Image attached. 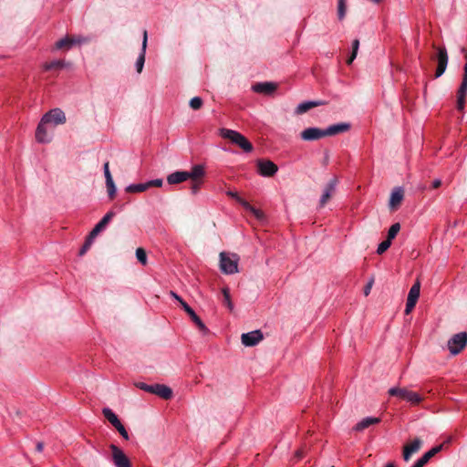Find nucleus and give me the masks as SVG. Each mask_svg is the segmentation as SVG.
Here are the masks:
<instances>
[{"label":"nucleus","instance_id":"nucleus-41","mask_svg":"<svg viewBox=\"0 0 467 467\" xmlns=\"http://www.w3.org/2000/svg\"><path fill=\"white\" fill-rule=\"evenodd\" d=\"M94 239L95 238H91V236L88 235V237L87 238L83 247L79 251V255H83V254H85L87 253V251L90 248Z\"/></svg>","mask_w":467,"mask_h":467},{"label":"nucleus","instance_id":"nucleus-42","mask_svg":"<svg viewBox=\"0 0 467 467\" xmlns=\"http://www.w3.org/2000/svg\"><path fill=\"white\" fill-rule=\"evenodd\" d=\"M135 386L146 392L152 393L153 385H148L144 382H137L135 383Z\"/></svg>","mask_w":467,"mask_h":467},{"label":"nucleus","instance_id":"nucleus-34","mask_svg":"<svg viewBox=\"0 0 467 467\" xmlns=\"http://www.w3.org/2000/svg\"><path fill=\"white\" fill-rule=\"evenodd\" d=\"M222 292L223 296V303L228 307V309L232 311L234 309V304L231 300L229 289L224 287L223 288Z\"/></svg>","mask_w":467,"mask_h":467},{"label":"nucleus","instance_id":"nucleus-24","mask_svg":"<svg viewBox=\"0 0 467 467\" xmlns=\"http://www.w3.org/2000/svg\"><path fill=\"white\" fill-rule=\"evenodd\" d=\"M189 180L188 171H175L167 177V182L170 184H178Z\"/></svg>","mask_w":467,"mask_h":467},{"label":"nucleus","instance_id":"nucleus-18","mask_svg":"<svg viewBox=\"0 0 467 467\" xmlns=\"http://www.w3.org/2000/svg\"><path fill=\"white\" fill-rule=\"evenodd\" d=\"M115 216V213L112 211L108 212L104 217L100 220L99 223L93 228L90 232L89 235L91 238H96V236L107 226V224L110 222V220Z\"/></svg>","mask_w":467,"mask_h":467},{"label":"nucleus","instance_id":"nucleus-28","mask_svg":"<svg viewBox=\"0 0 467 467\" xmlns=\"http://www.w3.org/2000/svg\"><path fill=\"white\" fill-rule=\"evenodd\" d=\"M70 63L66 62L65 60L58 59V60H53L51 62H47L43 65V67L45 70L49 71L53 69H59L63 67H69Z\"/></svg>","mask_w":467,"mask_h":467},{"label":"nucleus","instance_id":"nucleus-54","mask_svg":"<svg viewBox=\"0 0 467 467\" xmlns=\"http://www.w3.org/2000/svg\"><path fill=\"white\" fill-rule=\"evenodd\" d=\"M385 467H396V466H395V464H394V463L389 462V463L386 464V466H385Z\"/></svg>","mask_w":467,"mask_h":467},{"label":"nucleus","instance_id":"nucleus-19","mask_svg":"<svg viewBox=\"0 0 467 467\" xmlns=\"http://www.w3.org/2000/svg\"><path fill=\"white\" fill-rule=\"evenodd\" d=\"M182 308L184 311L190 316L192 322L197 326V327L204 334L207 333L208 329L204 323L201 320V318L195 314L193 309L189 306L187 303L182 304Z\"/></svg>","mask_w":467,"mask_h":467},{"label":"nucleus","instance_id":"nucleus-44","mask_svg":"<svg viewBox=\"0 0 467 467\" xmlns=\"http://www.w3.org/2000/svg\"><path fill=\"white\" fill-rule=\"evenodd\" d=\"M226 194L234 199H235L240 204H241V202L242 201H245L244 199H243L242 197H240L238 195V193L236 192H233V191H227L226 192Z\"/></svg>","mask_w":467,"mask_h":467},{"label":"nucleus","instance_id":"nucleus-36","mask_svg":"<svg viewBox=\"0 0 467 467\" xmlns=\"http://www.w3.org/2000/svg\"><path fill=\"white\" fill-rule=\"evenodd\" d=\"M136 257L143 265L147 264V254L143 248H137Z\"/></svg>","mask_w":467,"mask_h":467},{"label":"nucleus","instance_id":"nucleus-11","mask_svg":"<svg viewBox=\"0 0 467 467\" xmlns=\"http://www.w3.org/2000/svg\"><path fill=\"white\" fill-rule=\"evenodd\" d=\"M467 94V57L463 67V78L462 84L457 91V109L462 110L465 105V97Z\"/></svg>","mask_w":467,"mask_h":467},{"label":"nucleus","instance_id":"nucleus-48","mask_svg":"<svg viewBox=\"0 0 467 467\" xmlns=\"http://www.w3.org/2000/svg\"><path fill=\"white\" fill-rule=\"evenodd\" d=\"M199 187H200V182H194L192 186V191L193 193H196L199 190Z\"/></svg>","mask_w":467,"mask_h":467},{"label":"nucleus","instance_id":"nucleus-20","mask_svg":"<svg viewBox=\"0 0 467 467\" xmlns=\"http://www.w3.org/2000/svg\"><path fill=\"white\" fill-rule=\"evenodd\" d=\"M421 443L422 442H421L420 439L416 438L410 444H407L406 446H404V449H403L404 461L408 462L411 458L412 454H414L420 449Z\"/></svg>","mask_w":467,"mask_h":467},{"label":"nucleus","instance_id":"nucleus-47","mask_svg":"<svg viewBox=\"0 0 467 467\" xmlns=\"http://www.w3.org/2000/svg\"><path fill=\"white\" fill-rule=\"evenodd\" d=\"M373 280H371L365 287L364 289V295L368 296L370 293L371 287H372Z\"/></svg>","mask_w":467,"mask_h":467},{"label":"nucleus","instance_id":"nucleus-39","mask_svg":"<svg viewBox=\"0 0 467 467\" xmlns=\"http://www.w3.org/2000/svg\"><path fill=\"white\" fill-rule=\"evenodd\" d=\"M202 106V99L200 97H194L190 100V107L192 109H199Z\"/></svg>","mask_w":467,"mask_h":467},{"label":"nucleus","instance_id":"nucleus-7","mask_svg":"<svg viewBox=\"0 0 467 467\" xmlns=\"http://www.w3.org/2000/svg\"><path fill=\"white\" fill-rule=\"evenodd\" d=\"M36 140L41 144L50 143L54 139V130L50 128L45 121L40 119L36 130Z\"/></svg>","mask_w":467,"mask_h":467},{"label":"nucleus","instance_id":"nucleus-12","mask_svg":"<svg viewBox=\"0 0 467 467\" xmlns=\"http://www.w3.org/2000/svg\"><path fill=\"white\" fill-rule=\"evenodd\" d=\"M257 169L260 175L264 177L274 176L278 171L277 165L269 160H259L257 161Z\"/></svg>","mask_w":467,"mask_h":467},{"label":"nucleus","instance_id":"nucleus-9","mask_svg":"<svg viewBox=\"0 0 467 467\" xmlns=\"http://www.w3.org/2000/svg\"><path fill=\"white\" fill-rule=\"evenodd\" d=\"M420 281H416L414 285L410 287L406 303L405 313L410 314L413 308L415 307L417 301L420 297Z\"/></svg>","mask_w":467,"mask_h":467},{"label":"nucleus","instance_id":"nucleus-50","mask_svg":"<svg viewBox=\"0 0 467 467\" xmlns=\"http://www.w3.org/2000/svg\"><path fill=\"white\" fill-rule=\"evenodd\" d=\"M441 180H438V179H437V180H434V181H433V182H432V187H433V188H438V187H440V186H441Z\"/></svg>","mask_w":467,"mask_h":467},{"label":"nucleus","instance_id":"nucleus-52","mask_svg":"<svg viewBox=\"0 0 467 467\" xmlns=\"http://www.w3.org/2000/svg\"><path fill=\"white\" fill-rule=\"evenodd\" d=\"M423 466H424V464H423L420 460H418V461L414 463V465H413L412 467H423Z\"/></svg>","mask_w":467,"mask_h":467},{"label":"nucleus","instance_id":"nucleus-14","mask_svg":"<svg viewBox=\"0 0 467 467\" xmlns=\"http://www.w3.org/2000/svg\"><path fill=\"white\" fill-rule=\"evenodd\" d=\"M300 137L305 141L317 140L325 137V131L319 128H307L300 133Z\"/></svg>","mask_w":467,"mask_h":467},{"label":"nucleus","instance_id":"nucleus-1","mask_svg":"<svg viewBox=\"0 0 467 467\" xmlns=\"http://www.w3.org/2000/svg\"><path fill=\"white\" fill-rule=\"evenodd\" d=\"M90 41V38L82 35H67L63 38L57 40L55 43L54 49L55 50H64L67 51L73 47L82 46Z\"/></svg>","mask_w":467,"mask_h":467},{"label":"nucleus","instance_id":"nucleus-22","mask_svg":"<svg viewBox=\"0 0 467 467\" xmlns=\"http://www.w3.org/2000/svg\"><path fill=\"white\" fill-rule=\"evenodd\" d=\"M164 400H170L172 397V389L163 384H153L152 393Z\"/></svg>","mask_w":467,"mask_h":467},{"label":"nucleus","instance_id":"nucleus-30","mask_svg":"<svg viewBox=\"0 0 467 467\" xmlns=\"http://www.w3.org/2000/svg\"><path fill=\"white\" fill-rule=\"evenodd\" d=\"M442 446L443 445L441 444L436 447H433L431 450L424 453L422 457H420L419 460L425 465L431 460V458H432L435 454H437L442 450Z\"/></svg>","mask_w":467,"mask_h":467},{"label":"nucleus","instance_id":"nucleus-51","mask_svg":"<svg viewBox=\"0 0 467 467\" xmlns=\"http://www.w3.org/2000/svg\"><path fill=\"white\" fill-rule=\"evenodd\" d=\"M43 449H44V443L43 442H37V444H36V451L38 452H41L43 451Z\"/></svg>","mask_w":467,"mask_h":467},{"label":"nucleus","instance_id":"nucleus-31","mask_svg":"<svg viewBox=\"0 0 467 467\" xmlns=\"http://www.w3.org/2000/svg\"><path fill=\"white\" fill-rule=\"evenodd\" d=\"M189 179L196 181L204 175V168L202 165H195L191 171H188Z\"/></svg>","mask_w":467,"mask_h":467},{"label":"nucleus","instance_id":"nucleus-53","mask_svg":"<svg viewBox=\"0 0 467 467\" xmlns=\"http://www.w3.org/2000/svg\"><path fill=\"white\" fill-rule=\"evenodd\" d=\"M104 171H109V162H105L103 166Z\"/></svg>","mask_w":467,"mask_h":467},{"label":"nucleus","instance_id":"nucleus-45","mask_svg":"<svg viewBox=\"0 0 467 467\" xmlns=\"http://www.w3.org/2000/svg\"><path fill=\"white\" fill-rule=\"evenodd\" d=\"M358 48H359V41H358V39H355L352 42V54L358 55Z\"/></svg>","mask_w":467,"mask_h":467},{"label":"nucleus","instance_id":"nucleus-46","mask_svg":"<svg viewBox=\"0 0 467 467\" xmlns=\"http://www.w3.org/2000/svg\"><path fill=\"white\" fill-rule=\"evenodd\" d=\"M170 295H171V296H172L175 300H177V301L181 304V306H182V304H183V303H186L185 301H183V300L182 299V297H181V296H178L176 293H174L173 291H171V292H170Z\"/></svg>","mask_w":467,"mask_h":467},{"label":"nucleus","instance_id":"nucleus-55","mask_svg":"<svg viewBox=\"0 0 467 467\" xmlns=\"http://www.w3.org/2000/svg\"><path fill=\"white\" fill-rule=\"evenodd\" d=\"M302 456V452L301 451H296V457L300 458Z\"/></svg>","mask_w":467,"mask_h":467},{"label":"nucleus","instance_id":"nucleus-33","mask_svg":"<svg viewBox=\"0 0 467 467\" xmlns=\"http://www.w3.org/2000/svg\"><path fill=\"white\" fill-rule=\"evenodd\" d=\"M104 417L110 422L114 427L120 422L117 415L109 408H105L102 410Z\"/></svg>","mask_w":467,"mask_h":467},{"label":"nucleus","instance_id":"nucleus-49","mask_svg":"<svg viewBox=\"0 0 467 467\" xmlns=\"http://www.w3.org/2000/svg\"><path fill=\"white\" fill-rule=\"evenodd\" d=\"M356 57H357V55H355V54H352V53H351V55L349 56L348 59L347 60V63H348V65H350V64L354 61V59H355Z\"/></svg>","mask_w":467,"mask_h":467},{"label":"nucleus","instance_id":"nucleus-27","mask_svg":"<svg viewBox=\"0 0 467 467\" xmlns=\"http://www.w3.org/2000/svg\"><path fill=\"white\" fill-rule=\"evenodd\" d=\"M104 175H105V179H106V186H107L108 194L110 199H113L115 197L117 189H116L110 171H104Z\"/></svg>","mask_w":467,"mask_h":467},{"label":"nucleus","instance_id":"nucleus-32","mask_svg":"<svg viewBox=\"0 0 467 467\" xmlns=\"http://www.w3.org/2000/svg\"><path fill=\"white\" fill-rule=\"evenodd\" d=\"M148 189H149L148 183L144 182V183L130 184L126 187L125 191L127 192L137 193V192H145Z\"/></svg>","mask_w":467,"mask_h":467},{"label":"nucleus","instance_id":"nucleus-15","mask_svg":"<svg viewBox=\"0 0 467 467\" xmlns=\"http://www.w3.org/2000/svg\"><path fill=\"white\" fill-rule=\"evenodd\" d=\"M438 67L436 69L435 77L440 78L446 70L448 64V55L444 47L438 48Z\"/></svg>","mask_w":467,"mask_h":467},{"label":"nucleus","instance_id":"nucleus-5","mask_svg":"<svg viewBox=\"0 0 467 467\" xmlns=\"http://www.w3.org/2000/svg\"><path fill=\"white\" fill-rule=\"evenodd\" d=\"M109 450L114 467H132L131 460L121 448L115 444H110Z\"/></svg>","mask_w":467,"mask_h":467},{"label":"nucleus","instance_id":"nucleus-10","mask_svg":"<svg viewBox=\"0 0 467 467\" xmlns=\"http://www.w3.org/2000/svg\"><path fill=\"white\" fill-rule=\"evenodd\" d=\"M337 182V179L334 177L331 180H329V182L325 185L319 200L320 207H324L332 198V196L336 192Z\"/></svg>","mask_w":467,"mask_h":467},{"label":"nucleus","instance_id":"nucleus-17","mask_svg":"<svg viewBox=\"0 0 467 467\" xmlns=\"http://www.w3.org/2000/svg\"><path fill=\"white\" fill-rule=\"evenodd\" d=\"M253 90L256 93L271 95L277 88V84L274 82H260L253 86Z\"/></svg>","mask_w":467,"mask_h":467},{"label":"nucleus","instance_id":"nucleus-56","mask_svg":"<svg viewBox=\"0 0 467 467\" xmlns=\"http://www.w3.org/2000/svg\"><path fill=\"white\" fill-rule=\"evenodd\" d=\"M331 467H334V466H331Z\"/></svg>","mask_w":467,"mask_h":467},{"label":"nucleus","instance_id":"nucleus-8","mask_svg":"<svg viewBox=\"0 0 467 467\" xmlns=\"http://www.w3.org/2000/svg\"><path fill=\"white\" fill-rule=\"evenodd\" d=\"M447 345L451 355L459 354L467 345V334L465 332H460L453 335L448 340Z\"/></svg>","mask_w":467,"mask_h":467},{"label":"nucleus","instance_id":"nucleus-4","mask_svg":"<svg viewBox=\"0 0 467 467\" xmlns=\"http://www.w3.org/2000/svg\"><path fill=\"white\" fill-rule=\"evenodd\" d=\"M390 396L399 397L411 405H418L423 400V397L407 388L393 387L388 391Z\"/></svg>","mask_w":467,"mask_h":467},{"label":"nucleus","instance_id":"nucleus-6","mask_svg":"<svg viewBox=\"0 0 467 467\" xmlns=\"http://www.w3.org/2000/svg\"><path fill=\"white\" fill-rule=\"evenodd\" d=\"M41 119L54 130L57 126L65 124L67 117L62 109L55 108L44 114Z\"/></svg>","mask_w":467,"mask_h":467},{"label":"nucleus","instance_id":"nucleus-29","mask_svg":"<svg viewBox=\"0 0 467 467\" xmlns=\"http://www.w3.org/2000/svg\"><path fill=\"white\" fill-rule=\"evenodd\" d=\"M241 205L248 212H250L251 213H253V215L258 219V220H263L265 215H264V213L259 210V209H256L254 208V206H252L250 203H248L246 201H242L241 202Z\"/></svg>","mask_w":467,"mask_h":467},{"label":"nucleus","instance_id":"nucleus-35","mask_svg":"<svg viewBox=\"0 0 467 467\" xmlns=\"http://www.w3.org/2000/svg\"><path fill=\"white\" fill-rule=\"evenodd\" d=\"M400 224L399 223L392 224L390 226V228L389 229L387 239H389V241H392V239H394L396 237V235L400 232Z\"/></svg>","mask_w":467,"mask_h":467},{"label":"nucleus","instance_id":"nucleus-26","mask_svg":"<svg viewBox=\"0 0 467 467\" xmlns=\"http://www.w3.org/2000/svg\"><path fill=\"white\" fill-rule=\"evenodd\" d=\"M380 421L379 418L377 417H367L361 420L357 425L354 427L356 431H362L366 428H368L370 425L377 424Z\"/></svg>","mask_w":467,"mask_h":467},{"label":"nucleus","instance_id":"nucleus-16","mask_svg":"<svg viewBox=\"0 0 467 467\" xmlns=\"http://www.w3.org/2000/svg\"><path fill=\"white\" fill-rule=\"evenodd\" d=\"M147 44H148V34H147V31L144 30L143 39H142V44H141V50L139 54V57L137 58L136 64H135L136 70L139 74L142 72V69L144 67Z\"/></svg>","mask_w":467,"mask_h":467},{"label":"nucleus","instance_id":"nucleus-23","mask_svg":"<svg viewBox=\"0 0 467 467\" xmlns=\"http://www.w3.org/2000/svg\"><path fill=\"white\" fill-rule=\"evenodd\" d=\"M350 129V125L348 123H337L329 126L328 128L325 129V137L327 136H334L339 133H343L348 131Z\"/></svg>","mask_w":467,"mask_h":467},{"label":"nucleus","instance_id":"nucleus-2","mask_svg":"<svg viewBox=\"0 0 467 467\" xmlns=\"http://www.w3.org/2000/svg\"><path fill=\"white\" fill-rule=\"evenodd\" d=\"M219 133L223 138L227 139L231 142L238 145L245 152H251L253 150V145L244 135L238 131L223 128L219 130Z\"/></svg>","mask_w":467,"mask_h":467},{"label":"nucleus","instance_id":"nucleus-25","mask_svg":"<svg viewBox=\"0 0 467 467\" xmlns=\"http://www.w3.org/2000/svg\"><path fill=\"white\" fill-rule=\"evenodd\" d=\"M321 105H324V102L320 101V100H317V101H306V102H303V103H300L299 105H297V107L295 109V112L297 115H301V114L308 111L309 109H313L315 107L321 106Z\"/></svg>","mask_w":467,"mask_h":467},{"label":"nucleus","instance_id":"nucleus-37","mask_svg":"<svg viewBox=\"0 0 467 467\" xmlns=\"http://www.w3.org/2000/svg\"><path fill=\"white\" fill-rule=\"evenodd\" d=\"M346 15V3L345 0H338L337 16L340 20L345 17Z\"/></svg>","mask_w":467,"mask_h":467},{"label":"nucleus","instance_id":"nucleus-3","mask_svg":"<svg viewBox=\"0 0 467 467\" xmlns=\"http://www.w3.org/2000/svg\"><path fill=\"white\" fill-rule=\"evenodd\" d=\"M220 257V269L225 275H234L239 272V256L236 254L222 252Z\"/></svg>","mask_w":467,"mask_h":467},{"label":"nucleus","instance_id":"nucleus-43","mask_svg":"<svg viewBox=\"0 0 467 467\" xmlns=\"http://www.w3.org/2000/svg\"><path fill=\"white\" fill-rule=\"evenodd\" d=\"M147 183H148V188L161 187L163 184V181L161 179H155V180L147 182Z\"/></svg>","mask_w":467,"mask_h":467},{"label":"nucleus","instance_id":"nucleus-40","mask_svg":"<svg viewBox=\"0 0 467 467\" xmlns=\"http://www.w3.org/2000/svg\"><path fill=\"white\" fill-rule=\"evenodd\" d=\"M114 428H116V430L119 431V433L124 440L128 441L130 439L129 433L121 422L118 423L116 426H114Z\"/></svg>","mask_w":467,"mask_h":467},{"label":"nucleus","instance_id":"nucleus-13","mask_svg":"<svg viewBox=\"0 0 467 467\" xmlns=\"http://www.w3.org/2000/svg\"><path fill=\"white\" fill-rule=\"evenodd\" d=\"M264 339L263 333L260 330H254L244 333L241 336L242 344L245 347H254Z\"/></svg>","mask_w":467,"mask_h":467},{"label":"nucleus","instance_id":"nucleus-38","mask_svg":"<svg viewBox=\"0 0 467 467\" xmlns=\"http://www.w3.org/2000/svg\"><path fill=\"white\" fill-rule=\"evenodd\" d=\"M390 244H391V241H389V239L383 241L382 243H380L379 244L377 253L379 254H382L384 252H386L389 248Z\"/></svg>","mask_w":467,"mask_h":467},{"label":"nucleus","instance_id":"nucleus-21","mask_svg":"<svg viewBox=\"0 0 467 467\" xmlns=\"http://www.w3.org/2000/svg\"><path fill=\"white\" fill-rule=\"evenodd\" d=\"M403 197H404L403 189L400 187L395 188L390 194L389 203V208L392 210L397 209L400 206V204L401 203Z\"/></svg>","mask_w":467,"mask_h":467}]
</instances>
